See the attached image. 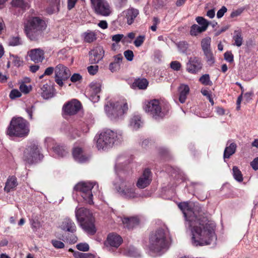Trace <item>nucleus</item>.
<instances>
[{
  "instance_id": "nucleus-1",
  "label": "nucleus",
  "mask_w": 258,
  "mask_h": 258,
  "mask_svg": "<svg viewBox=\"0 0 258 258\" xmlns=\"http://www.w3.org/2000/svg\"><path fill=\"white\" fill-rule=\"evenodd\" d=\"M178 207L186 219V224L191 229L192 235L191 242L194 245H209L216 239V225L214 222L205 217H197L191 211L192 205L189 203H180Z\"/></svg>"
},
{
  "instance_id": "nucleus-2",
  "label": "nucleus",
  "mask_w": 258,
  "mask_h": 258,
  "mask_svg": "<svg viewBox=\"0 0 258 258\" xmlns=\"http://www.w3.org/2000/svg\"><path fill=\"white\" fill-rule=\"evenodd\" d=\"M170 241L167 237V231L159 229L153 233L150 238V249L157 255H161L169 247Z\"/></svg>"
},
{
  "instance_id": "nucleus-3",
  "label": "nucleus",
  "mask_w": 258,
  "mask_h": 258,
  "mask_svg": "<svg viewBox=\"0 0 258 258\" xmlns=\"http://www.w3.org/2000/svg\"><path fill=\"white\" fill-rule=\"evenodd\" d=\"M47 27L45 22L39 17L30 18L25 25L27 36L32 41H36L43 37V32Z\"/></svg>"
},
{
  "instance_id": "nucleus-4",
  "label": "nucleus",
  "mask_w": 258,
  "mask_h": 258,
  "mask_svg": "<svg viewBox=\"0 0 258 258\" xmlns=\"http://www.w3.org/2000/svg\"><path fill=\"white\" fill-rule=\"evenodd\" d=\"M75 216L80 227L88 234L93 235L96 229L94 225V218L91 212L84 208L77 207Z\"/></svg>"
},
{
  "instance_id": "nucleus-5",
  "label": "nucleus",
  "mask_w": 258,
  "mask_h": 258,
  "mask_svg": "<svg viewBox=\"0 0 258 258\" xmlns=\"http://www.w3.org/2000/svg\"><path fill=\"white\" fill-rule=\"evenodd\" d=\"M121 135L118 136L116 133L107 130L96 136V147L99 150H106L111 148L115 142L120 139Z\"/></svg>"
},
{
  "instance_id": "nucleus-6",
  "label": "nucleus",
  "mask_w": 258,
  "mask_h": 258,
  "mask_svg": "<svg viewBox=\"0 0 258 258\" xmlns=\"http://www.w3.org/2000/svg\"><path fill=\"white\" fill-rule=\"evenodd\" d=\"M29 132L28 123L21 117L13 118L7 130L9 136L19 137L27 136Z\"/></svg>"
},
{
  "instance_id": "nucleus-7",
  "label": "nucleus",
  "mask_w": 258,
  "mask_h": 258,
  "mask_svg": "<svg viewBox=\"0 0 258 258\" xmlns=\"http://www.w3.org/2000/svg\"><path fill=\"white\" fill-rule=\"evenodd\" d=\"M144 109L146 112L150 113L155 119H159L164 117L168 113L169 108L162 109L158 100H152L145 102Z\"/></svg>"
},
{
  "instance_id": "nucleus-8",
  "label": "nucleus",
  "mask_w": 258,
  "mask_h": 258,
  "mask_svg": "<svg viewBox=\"0 0 258 258\" xmlns=\"http://www.w3.org/2000/svg\"><path fill=\"white\" fill-rule=\"evenodd\" d=\"M105 109L107 115L111 119H116L122 115L128 109L126 103L123 105L119 102H108L105 106Z\"/></svg>"
},
{
  "instance_id": "nucleus-9",
  "label": "nucleus",
  "mask_w": 258,
  "mask_h": 258,
  "mask_svg": "<svg viewBox=\"0 0 258 258\" xmlns=\"http://www.w3.org/2000/svg\"><path fill=\"white\" fill-rule=\"evenodd\" d=\"M94 185L90 182H82L78 183L74 189L80 192L81 196L86 203L92 205L93 204V195L91 191Z\"/></svg>"
},
{
  "instance_id": "nucleus-10",
  "label": "nucleus",
  "mask_w": 258,
  "mask_h": 258,
  "mask_svg": "<svg viewBox=\"0 0 258 258\" xmlns=\"http://www.w3.org/2000/svg\"><path fill=\"white\" fill-rule=\"evenodd\" d=\"M91 7L94 12L102 16H108L112 12L111 8L106 0H90Z\"/></svg>"
},
{
  "instance_id": "nucleus-11",
  "label": "nucleus",
  "mask_w": 258,
  "mask_h": 258,
  "mask_svg": "<svg viewBox=\"0 0 258 258\" xmlns=\"http://www.w3.org/2000/svg\"><path fill=\"white\" fill-rule=\"evenodd\" d=\"M70 76L71 72L65 66L60 63L55 67L54 79L60 87L63 85V82L67 80Z\"/></svg>"
},
{
  "instance_id": "nucleus-12",
  "label": "nucleus",
  "mask_w": 258,
  "mask_h": 258,
  "mask_svg": "<svg viewBox=\"0 0 258 258\" xmlns=\"http://www.w3.org/2000/svg\"><path fill=\"white\" fill-rule=\"evenodd\" d=\"M39 150L35 145H32L26 149L24 153V160L28 164H32L40 160Z\"/></svg>"
},
{
  "instance_id": "nucleus-13",
  "label": "nucleus",
  "mask_w": 258,
  "mask_h": 258,
  "mask_svg": "<svg viewBox=\"0 0 258 258\" xmlns=\"http://www.w3.org/2000/svg\"><path fill=\"white\" fill-rule=\"evenodd\" d=\"M118 191L122 196L127 198H134L137 197L133 183L126 181L122 182Z\"/></svg>"
},
{
  "instance_id": "nucleus-14",
  "label": "nucleus",
  "mask_w": 258,
  "mask_h": 258,
  "mask_svg": "<svg viewBox=\"0 0 258 258\" xmlns=\"http://www.w3.org/2000/svg\"><path fill=\"white\" fill-rule=\"evenodd\" d=\"M81 104L76 99H73L69 101L63 106V109L65 113L69 115L76 114L80 109Z\"/></svg>"
},
{
  "instance_id": "nucleus-15",
  "label": "nucleus",
  "mask_w": 258,
  "mask_h": 258,
  "mask_svg": "<svg viewBox=\"0 0 258 258\" xmlns=\"http://www.w3.org/2000/svg\"><path fill=\"white\" fill-rule=\"evenodd\" d=\"M202 68V64L199 58L190 57L186 64V70L191 74H196Z\"/></svg>"
},
{
  "instance_id": "nucleus-16",
  "label": "nucleus",
  "mask_w": 258,
  "mask_h": 258,
  "mask_svg": "<svg viewBox=\"0 0 258 258\" xmlns=\"http://www.w3.org/2000/svg\"><path fill=\"white\" fill-rule=\"evenodd\" d=\"M151 180V172L149 169H146L139 178L137 186L140 188H144L150 184Z\"/></svg>"
},
{
  "instance_id": "nucleus-17",
  "label": "nucleus",
  "mask_w": 258,
  "mask_h": 258,
  "mask_svg": "<svg viewBox=\"0 0 258 258\" xmlns=\"http://www.w3.org/2000/svg\"><path fill=\"white\" fill-rule=\"evenodd\" d=\"M104 51L103 47L98 46L89 52L90 61L91 63H97L101 60L104 56Z\"/></svg>"
},
{
  "instance_id": "nucleus-18",
  "label": "nucleus",
  "mask_w": 258,
  "mask_h": 258,
  "mask_svg": "<svg viewBox=\"0 0 258 258\" xmlns=\"http://www.w3.org/2000/svg\"><path fill=\"white\" fill-rule=\"evenodd\" d=\"M28 55L35 63L41 62L45 58L44 51L40 48L31 49L28 52Z\"/></svg>"
},
{
  "instance_id": "nucleus-19",
  "label": "nucleus",
  "mask_w": 258,
  "mask_h": 258,
  "mask_svg": "<svg viewBox=\"0 0 258 258\" xmlns=\"http://www.w3.org/2000/svg\"><path fill=\"white\" fill-rule=\"evenodd\" d=\"M90 99L93 102H98L100 96L98 95L101 91V85L100 83L93 82L90 85Z\"/></svg>"
},
{
  "instance_id": "nucleus-20",
  "label": "nucleus",
  "mask_w": 258,
  "mask_h": 258,
  "mask_svg": "<svg viewBox=\"0 0 258 258\" xmlns=\"http://www.w3.org/2000/svg\"><path fill=\"white\" fill-rule=\"evenodd\" d=\"M122 242V239L119 235L111 233L108 235L105 244L106 245H109L111 247L117 248Z\"/></svg>"
},
{
  "instance_id": "nucleus-21",
  "label": "nucleus",
  "mask_w": 258,
  "mask_h": 258,
  "mask_svg": "<svg viewBox=\"0 0 258 258\" xmlns=\"http://www.w3.org/2000/svg\"><path fill=\"white\" fill-rule=\"evenodd\" d=\"M60 227L62 230L72 233L75 232L77 229L75 223L69 218L63 219Z\"/></svg>"
},
{
  "instance_id": "nucleus-22",
  "label": "nucleus",
  "mask_w": 258,
  "mask_h": 258,
  "mask_svg": "<svg viewBox=\"0 0 258 258\" xmlns=\"http://www.w3.org/2000/svg\"><path fill=\"white\" fill-rule=\"evenodd\" d=\"M18 184L17 178L15 176H10L6 181L4 190L7 192H9L14 190Z\"/></svg>"
},
{
  "instance_id": "nucleus-23",
  "label": "nucleus",
  "mask_w": 258,
  "mask_h": 258,
  "mask_svg": "<svg viewBox=\"0 0 258 258\" xmlns=\"http://www.w3.org/2000/svg\"><path fill=\"white\" fill-rule=\"evenodd\" d=\"M123 15L126 19L128 25H131L134 21L135 19L139 14L138 10L133 8L128 9L123 12Z\"/></svg>"
},
{
  "instance_id": "nucleus-24",
  "label": "nucleus",
  "mask_w": 258,
  "mask_h": 258,
  "mask_svg": "<svg viewBox=\"0 0 258 258\" xmlns=\"http://www.w3.org/2000/svg\"><path fill=\"white\" fill-rule=\"evenodd\" d=\"M124 226L128 229L133 228L139 223V220L137 217H124L122 219Z\"/></svg>"
},
{
  "instance_id": "nucleus-25",
  "label": "nucleus",
  "mask_w": 258,
  "mask_h": 258,
  "mask_svg": "<svg viewBox=\"0 0 258 258\" xmlns=\"http://www.w3.org/2000/svg\"><path fill=\"white\" fill-rule=\"evenodd\" d=\"M178 90L179 92V101L180 103L185 102L187 95L189 92V88L188 85L185 84H181L179 87Z\"/></svg>"
},
{
  "instance_id": "nucleus-26",
  "label": "nucleus",
  "mask_w": 258,
  "mask_h": 258,
  "mask_svg": "<svg viewBox=\"0 0 258 258\" xmlns=\"http://www.w3.org/2000/svg\"><path fill=\"white\" fill-rule=\"evenodd\" d=\"M73 154L75 159L79 162H84L87 159V157L84 155L81 148H75L73 150Z\"/></svg>"
},
{
  "instance_id": "nucleus-27",
  "label": "nucleus",
  "mask_w": 258,
  "mask_h": 258,
  "mask_svg": "<svg viewBox=\"0 0 258 258\" xmlns=\"http://www.w3.org/2000/svg\"><path fill=\"white\" fill-rule=\"evenodd\" d=\"M60 2V0H49L50 6L47 9V12L50 14L58 12Z\"/></svg>"
},
{
  "instance_id": "nucleus-28",
  "label": "nucleus",
  "mask_w": 258,
  "mask_h": 258,
  "mask_svg": "<svg viewBox=\"0 0 258 258\" xmlns=\"http://www.w3.org/2000/svg\"><path fill=\"white\" fill-rule=\"evenodd\" d=\"M236 144L234 143H231L228 146H226L224 152V158H229L236 151Z\"/></svg>"
},
{
  "instance_id": "nucleus-29",
  "label": "nucleus",
  "mask_w": 258,
  "mask_h": 258,
  "mask_svg": "<svg viewBox=\"0 0 258 258\" xmlns=\"http://www.w3.org/2000/svg\"><path fill=\"white\" fill-rule=\"evenodd\" d=\"M142 123L141 117L139 115H136L131 118L130 125L133 130H136L140 127Z\"/></svg>"
},
{
  "instance_id": "nucleus-30",
  "label": "nucleus",
  "mask_w": 258,
  "mask_h": 258,
  "mask_svg": "<svg viewBox=\"0 0 258 258\" xmlns=\"http://www.w3.org/2000/svg\"><path fill=\"white\" fill-rule=\"evenodd\" d=\"M97 39V35L95 32L88 30L84 33V39L87 43H91Z\"/></svg>"
},
{
  "instance_id": "nucleus-31",
  "label": "nucleus",
  "mask_w": 258,
  "mask_h": 258,
  "mask_svg": "<svg viewBox=\"0 0 258 258\" xmlns=\"http://www.w3.org/2000/svg\"><path fill=\"white\" fill-rule=\"evenodd\" d=\"M41 96L43 98L47 99L52 97V94L50 91V86L47 84L43 85L41 87Z\"/></svg>"
},
{
  "instance_id": "nucleus-32",
  "label": "nucleus",
  "mask_w": 258,
  "mask_h": 258,
  "mask_svg": "<svg viewBox=\"0 0 258 258\" xmlns=\"http://www.w3.org/2000/svg\"><path fill=\"white\" fill-rule=\"evenodd\" d=\"M53 151L59 157L64 156L68 153L64 147L56 144L53 147Z\"/></svg>"
},
{
  "instance_id": "nucleus-33",
  "label": "nucleus",
  "mask_w": 258,
  "mask_h": 258,
  "mask_svg": "<svg viewBox=\"0 0 258 258\" xmlns=\"http://www.w3.org/2000/svg\"><path fill=\"white\" fill-rule=\"evenodd\" d=\"M148 85V82L145 79H138L133 83L134 87H137L140 89H145Z\"/></svg>"
},
{
  "instance_id": "nucleus-34",
  "label": "nucleus",
  "mask_w": 258,
  "mask_h": 258,
  "mask_svg": "<svg viewBox=\"0 0 258 258\" xmlns=\"http://www.w3.org/2000/svg\"><path fill=\"white\" fill-rule=\"evenodd\" d=\"M233 39L234 41L233 45L239 47L242 44L243 38L240 32L238 31H235Z\"/></svg>"
},
{
  "instance_id": "nucleus-35",
  "label": "nucleus",
  "mask_w": 258,
  "mask_h": 258,
  "mask_svg": "<svg viewBox=\"0 0 258 258\" xmlns=\"http://www.w3.org/2000/svg\"><path fill=\"white\" fill-rule=\"evenodd\" d=\"M196 20L203 30L206 31L210 23L206 19L202 17H197Z\"/></svg>"
},
{
  "instance_id": "nucleus-36",
  "label": "nucleus",
  "mask_w": 258,
  "mask_h": 258,
  "mask_svg": "<svg viewBox=\"0 0 258 258\" xmlns=\"http://www.w3.org/2000/svg\"><path fill=\"white\" fill-rule=\"evenodd\" d=\"M205 31L198 25L194 24L190 27V34L191 36H196L199 34H200Z\"/></svg>"
},
{
  "instance_id": "nucleus-37",
  "label": "nucleus",
  "mask_w": 258,
  "mask_h": 258,
  "mask_svg": "<svg viewBox=\"0 0 258 258\" xmlns=\"http://www.w3.org/2000/svg\"><path fill=\"white\" fill-rule=\"evenodd\" d=\"M211 38L207 37L202 39L201 46L203 51L211 49Z\"/></svg>"
},
{
  "instance_id": "nucleus-38",
  "label": "nucleus",
  "mask_w": 258,
  "mask_h": 258,
  "mask_svg": "<svg viewBox=\"0 0 258 258\" xmlns=\"http://www.w3.org/2000/svg\"><path fill=\"white\" fill-rule=\"evenodd\" d=\"M112 40L116 43H118L120 41L123 43L131 42V41L127 40V38L124 36L123 34H119L113 35L112 36Z\"/></svg>"
},
{
  "instance_id": "nucleus-39",
  "label": "nucleus",
  "mask_w": 258,
  "mask_h": 258,
  "mask_svg": "<svg viewBox=\"0 0 258 258\" xmlns=\"http://www.w3.org/2000/svg\"><path fill=\"white\" fill-rule=\"evenodd\" d=\"M204 53L206 57V61L209 64L214 63V57L211 49L204 51Z\"/></svg>"
},
{
  "instance_id": "nucleus-40",
  "label": "nucleus",
  "mask_w": 258,
  "mask_h": 258,
  "mask_svg": "<svg viewBox=\"0 0 258 258\" xmlns=\"http://www.w3.org/2000/svg\"><path fill=\"white\" fill-rule=\"evenodd\" d=\"M233 174L234 178L238 181L241 182L243 180L241 172L236 166L233 167Z\"/></svg>"
},
{
  "instance_id": "nucleus-41",
  "label": "nucleus",
  "mask_w": 258,
  "mask_h": 258,
  "mask_svg": "<svg viewBox=\"0 0 258 258\" xmlns=\"http://www.w3.org/2000/svg\"><path fill=\"white\" fill-rule=\"evenodd\" d=\"M10 60L12 61L14 66L16 67H20L23 63V61L17 55H10L9 57Z\"/></svg>"
},
{
  "instance_id": "nucleus-42",
  "label": "nucleus",
  "mask_w": 258,
  "mask_h": 258,
  "mask_svg": "<svg viewBox=\"0 0 258 258\" xmlns=\"http://www.w3.org/2000/svg\"><path fill=\"white\" fill-rule=\"evenodd\" d=\"M199 81L204 85H212V83L210 80L209 75L205 74L199 79Z\"/></svg>"
},
{
  "instance_id": "nucleus-43",
  "label": "nucleus",
  "mask_w": 258,
  "mask_h": 258,
  "mask_svg": "<svg viewBox=\"0 0 258 258\" xmlns=\"http://www.w3.org/2000/svg\"><path fill=\"white\" fill-rule=\"evenodd\" d=\"M21 44L20 38L18 36L12 37L9 40V44L11 46H15Z\"/></svg>"
},
{
  "instance_id": "nucleus-44",
  "label": "nucleus",
  "mask_w": 258,
  "mask_h": 258,
  "mask_svg": "<svg viewBox=\"0 0 258 258\" xmlns=\"http://www.w3.org/2000/svg\"><path fill=\"white\" fill-rule=\"evenodd\" d=\"M145 39V35L139 36L135 39V40L134 42V45L136 47H138L141 46L143 44V42H144Z\"/></svg>"
},
{
  "instance_id": "nucleus-45",
  "label": "nucleus",
  "mask_w": 258,
  "mask_h": 258,
  "mask_svg": "<svg viewBox=\"0 0 258 258\" xmlns=\"http://www.w3.org/2000/svg\"><path fill=\"white\" fill-rule=\"evenodd\" d=\"M12 5L15 7H20L25 9L27 7V4L25 3L23 0H13Z\"/></svg>"
},
{
  "instance_id": "nucleus-46",
  "label": "nucleus",
  "mask_w": 258,
  "mask_h": 258,
  "mask_svg": "<svg viewBox=\"0 0 258 258\" xmlns=\"http://www.w3.org/2000/svg\"><path fill=\"white\" fill-rule=\"evenodd\" d=\"M77 248L83 251H87L89 249V246L87 243H80L76 245Z\"/></svg>"
},
{
  "instance_id": "nucleus-47",
  "label": "nucleus",
  "mask_w": 258,
  "mask_h": 258,
  "mask_svg": "<svg viewBox=\"0 0 258 258\" xmlns=\"http://www.w3.org/2000/svg\"><path fill=\"white\" fill-rule=\"evenodd\" d=\"M19 89L21 92L24 93L25 94H27L30 91L31 89V86H27L23 83L21 84L19 87Z\"/></svg>"
},
{
  "instance_id": "nucleus-48",
  "label": "nucleus",
  "mask_w": 258,
  "mask_h": 258,
  "mask_svg": "<svg viewBox=\"0 0 258 258\" xmlns=\"http://www.w3.org/2000/svg\"><path fill=\"white\" fill-rule=\"evenodd\" d=\"M123 54H124V57L127 60H128V61L133 60V59L134 58V55L133 51L132 50H125Z\"/></svg>"
},
{
  "instance_id": "nucleus-49",
  "label": "nucleus",
  "mask_w": 258,
  "mask_h": 258,
  "mask_svg": "<svg viewBox=\"0 0 258 258\" xmlns=\"http://www.w3.org/2000/svg\"><path fill=\"white\" fill-rule=\"evenodd\" d=\"M51 243L56 248H62L64 247V244L62 242L57 240H52Z\"/></svg>"
},
{
  "instance_id": "nucleus-50",
  "label": "nucleus",
  "mask_w": 258,
  "mask_h": 258,
  "mask_svg": "<svg viewBox=\"0 0 258 258\" xmlns=\"http://www.w3.org/2000/svg\"><path fill=\"white\" fill-rule=\"evenodd\" d=\"M21 96V93L17 89H13L11 91L10 94V97L12 99H15L17 97H20Z\"/></svg>"
},
{
  "instance_id": "nucleus-51",
  "label": "nucleus",
  "mask_w": 258,
  "mask_h": 258,
  "mask_svg": "<svg viewBox=\"0 0 258 258\" xmlns=\"http://www.w3.org/2000/svg\"><path fill=\"white\" fill-rule=\"evenodd\" d=\"M89 73L91 75H94L98 71V66H90L87 68Z\"/></svg>"
},
{
  "instance_id": "nucleus-52",
  "label": "nucleus",
  "mask_w": 258,
  "mask_h": 258,
  "mask_svg": "<svg viewBox=\"0 0 258 258\" xmlns=\"http://www.w3.org/2000/svg\"><path fill=\"white\" fill-rule=\"evenodd\" d=\"M181 66V63L177 61H173L170 63L171 68L174 71H179Z\"/></svg>"
},
{
  "instance_id": "nucleus-53",
  "label": "nucleus",
  "mask_w": 258,
  "mask_h": 258,
  "mask_svg": "<svg viewBox=\"0 0 258 258\" xmlns=\"http://www.w3.org/2000/svg\"><path fill=\"white\" fill-rule=\"evenodd\" d=\"M201 92L204 96H206L209 99V101L211 103L212 105H213L214 101L211 98V93L206 89H202Z\"/></svg>"
},
{
  "instance_id": "nucleus-54",
  "label": "nucleus",
  "mask_w": 258,
  "mask_h": 258,
  "mask_svg": "<svg viewBox=\"0 0 258 258\" xmlns=\"http://www.w3.org/2000/svg\"><path fill=\"white\" fill-rule=\"evenodd\" d=\"M224 58L226 61L231 62L233 61V55L231 52L227 51L224 53Z\"/></svg>"
},
{
  "instance_id": "nucleus-55",
  "label": "nucleus",
  "mask_w": 258,
  "mask_h": 258,
  "mask_svg": "<svg viewBox=\"0 0 258 258\" xmlns=\"http://www.w3.org/2000/svg\"><path fill=\"white\" fill-rule=\"evenodd\" d=\"M227 8L225 6H223L217 13V17L218 18H222L224 14L227 12Z\"/></svg>"
},
{
  "instance_id": "nucleus-56",
  "label": "nucleus",
  "mask_w": 258,
  "mask_h": 258,
  "mask_svg": "<svg viewBox=\"0 0 258 258\" xmlns=\"http://www.w3.org/2000/svg\"><path fill=\"white\" fill-rule=\"evenodd\" d=\"M82 79V76L79 74H74L71 77V81L72 82H76Z\"/></svg>"
},
{
  "instance_id": "nucleus-57",
  "label": "nucleus",
  "mask_w": 258,
  "mask_h": 258,
  "mask_svg": "<svg viewBox=\"0 0 258 258\" xmlns=\"http://www.w3.org/2000/svg\"><path fill=\"white\" fill-rule=\"evenodd\" d=\"M242 12H243L242 9H241V8L238 9L234 11H233L230 15V17L231 18L237 17L238 16H239L242 13Z\"/></svg>"
},
{
  "instance_id": "nucleus-58",
  "label": "nucleus",
  "mask_w": 258,
  "mask_h": 258,
  "mask_svg": "<svg viewBox=\"0 0 258 258\" xmlns=\"http://www.w3.org/2000/svg\"><path fill=\"white\" fill-rule=\"evenodd\" d=\"M54 71L55 72V69H54L53 67H48L45 69L43 75L50 76L53 73Z\"/></svg>"
},
{
  "instance_id": "nucleus-59",
  "label": "nucleus",
  "mask_w": 258,
  "mask_h": 258,
  "mask_svg": "<svg viewBox=\"0 0 258 258\" xmlns=\"http://www.w3.org/2000/svg\"><path fill=\"white\" fill-rule=\"evenodd\" d=\"M119 68V64H117L116 63L112 62L109 65V69L112 72H115L117 70H118Z\"/></svg>"
},
{
  "instance_id": "nucleus-60",
  "label": "nucleus",
  "mask_w": 258,
  "mask_h": 258,
  "mask_svg": "<svg viewBox=\"0 0 258 258\" xmlns=\"http://www.w3.org/2000/svg\"><path fill=\"white\" fill-rule=\"evenodd\" d=\"M78 0H68V8L69 10H71L75 6L76 2Z\"/></svg>"
},
{
  "instance_id": "nucleus-61",
  "label": "nucleus",
  "mask_w": 258,
  "mask_h": 258,
  "mask_svg": "<svg viewBox=\"0 0 258 258\" xmlns=\"http://www.w3.org/2000/svg\"><path fill=\"white\" fill-rule=\"evenodd\" d=\"M252 168L256 170L258 169V157L255 158L250 163Z\"/></svg>"
},
{
  "instance_id": "nucleus-62",
  "label": "nucleus",
  "mask_w": 258,
  "mask_h": 258,
  "mask_svg": "<svg viewBox=\"0 0 258 258\" xmlns=\"http://www.w3.org/2000/svg\"><path fill=\"white\" fill-rule=\"evenodd\" d=\"M98 26L103 29H105L108 27V24L105 20H102L98 24Z\"/></svg>"
},
{
  "instance_id": "nucleus-63",
  "label": "nucleus",
  "mask_w": 258,
  "mask_h": 258,
  "mask_svg": "<svg viewBox=\"0 0 258 258\" xmlns=\"http://www.w3.org/2000/svg\"><path fill=\"white\" fill-rule=\"evenodd\" d=\"M122 56L121 54H118L114 57V63H116L119 64V63L122 61Z\"/></svg>"
},
{
  "instance_id": "nucleus-64",
  "label": "nucleus",
  "mask_w": 258,
  "mask_h": 258,
  "mask_svg": "<svg viewBox=\"0 0 258 258\" xmlns=\"http://www.w3.org/2000/svg\"><path fill=\"white\" fill-rule=\"evenodd\" d=\"M34 107L32 106L31 107L27 108L26 109V111L29 115V118L30 119H32V113L34 110Z\"/></svg>"
}]
</instances>
